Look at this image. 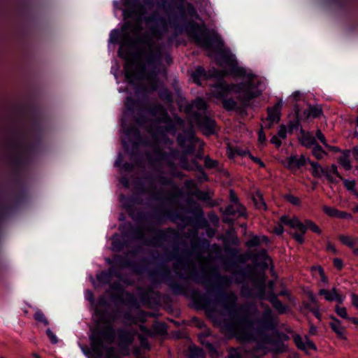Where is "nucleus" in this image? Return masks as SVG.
I'll return each instance as SVG.
<instances>
[{
	"label": "nucleus",
	"mask_w": 358,
	"mask_h": 358,
	"mask_svg": "<svg viewBox=\"0 0 358 358\" xmlns=\"http://www.w3.org/2000/svg\"><path fill=\"white\" fill-rule=\"evenodd\" d=\"M122 236L115 233L112 240V250L115 252H121L128 245V241L125 238L142 239L144 237L143 231L141 228L134 226L131 222H128L120 227Z\"/></svg>",
	"instance_id": "nucleus-12"
},
{
	"label": "nucleus",
	"mask_w": 358,
	"mask_h": 358,
	"mask_svg": "<svg viewBox=\"0 0 358 358\" xmlns=\"http://www.w3.org/2000/svg\"><path fill=\"white\" fill-rule=\"evenodd\" d=\"M261 245L260 237L255 235L246 242V246L249 248H255Z\"/></svg>",
	"instance_id": "nucleus-58"
},
{
	"label": "nucleus",
	"mask_w": 358,
	"mask_h": 358,
	"mask_svg": "<svg viewBox=\"0 0 358 358\" xmlns=\"http://www.w3.org/2000/svg\"><path fill=\"white\" fill-rule=\"evenodd\" d=\"M255 296L260 300H265L266 295V285L264 281L259 282L255 286Z\"/></svg>",
	"instance_id": "nucleus-40"
},
{
	"label": "nucleus",
	"mask_w": 358,
	"mask_h": 358,
	"mask_svg": "<svg viewBox=\"0 0 358 358\" xmlns=\"http://www.w3.org/2000/svg\"><path fill=\"white\" fill-rule=\"evenodd\" d=\"M254 258L256 259H259L263 260L264 262L262 263V266L264 268L268 267L266 261L271 260L266 249H262L257 254L254 255Z\"/></svg>",
	"instance_id": "nucleus-44"
},
{
	"label": "nucleus",
	"mask_w": 358,
	"mask_h": 358,
	"mask_svg": "<svg viewBox=\"0 0 358 358\" xmlns=\"http://www.w3.org/2000/svg\"><path fill=\"white\" fill-rule=\"evenodd\" d=\"M308 109L312 118H319L323 115V110L318 105H309Z\"/></svg>",
	"instance_id": "nucleus-43"
},
{
	"label": "nucleus",
	"mask_w": 358,
	"mask_h": 358,
	"mask_svg": "<svg viewBox=\"0 0 358 358\" xmlns=\"http://www.w3.org/2000/svg\"><path fill=\"white\" fill-rule=\"evenodd\" d=\"M189 204L193 206L190 210V213L193 215V217L186 218L187 224L196 229L208 228L209 227V222L205 217L204 213L201 206L193 200L190 201Z\"/></svg>",
	"instance_id": "nucleus-17"
},
{
	"label": "nucleus",
	"mask_w": 358,
	"mask_h": 358,
	"mask_svg": "<svg viewBox=\"0 0 358 358\" xmlns=\"http://www.w3.org/2000/svg\"><path fill=\"white\" fill-rule=\"evenodd\" d=\"M134 24L127 21L122 25L121 30L113 29L110 33L109 42L113 44H117L120 43V38L122 34L124 35L125 41L122 43L117 50V55L121 59L127 61L124 66V78L126 81L131 85H134L136 81L138 80L136 74L134 71V63L129 62V52L128 49L133 47L136 43L138 44H149L150 43V37L148 35L138 37L136 41H134L129 34L130 31L134 30Z\"/></svg>",
	"instance_id": "nucleus-6"
},
{
	"label": "nucleus",
	"mask_w": 358,
	"mask_h": 358,
	"mask_svg": "<svg viewBox=\"0 0 358 358\" xmlns=\"http://www.w3.org/2000/svg\"><path fill=\"white\" fill-rule=\"evenodd\" d=\"M227 358H243V356L236 348H231L228 350Z\"/></svg>",
	"instance_id": "nucleus-63"
},
{
	"label": "nucleus",
	"mask_w": 358,
	"mask_h": 358,
	"mask_svg": "<svg viewBox=\"0 0 358 358\" xmlns=\"http://www.w3.org/2000/svg\"><path fill=\"white\" fill-rule=\"evenodd\" d=\"M106 262L111 265V267L107 271L110 273V278L113 276L117 277L119 275V272L116 266L132 268L136 273H143L146 270V267L141 264H136L127 256L121 255H115L113 259H107Z\"/></svg>",
	"instance_id": "nucleus-14"
},
{
	"label": "nucleus",
	"mask_w": 358,
	"mask_h": 358,
	"mask_svg": "<svg viewBox=\"0 0 358 358\" xmlns=\"http://www.w3.org/2000/svg\"><path fill=\"white\" fill-rule=\"evenodd\" d=\"M285 199L287 201L294 206H299L301 204L300 199L291 194H287L285 195Z\"/></svg>",
	"instance_id": "nucleus-64"
},
{
	"label": "nucleus",
	"mask_w": 358,
	"mask_h": 358,
	"mask_svg": "<svg viewBox=\"0 0 358 358\" xmlns=\"http://www.w3.org/2000/svg\"><path fill=\"white\" fill-rule=\"evenodd\" d=\"M252 200L257 209L264 210H267V206L264 199L263 194L259 190L256 192L255 196H253Z\"/></svg>",
	"instance_id": "nucleus-36"
},
{
	"label": "nucleus",
	"mask_w": 358,
	"mask_h": 358,
	"mask_svg": "<svg viewBox=\"0 0 358 358\" xmlns=\"http://www.w3.org/2000/svg\"><path fill=\"white\" fill-rule=\"evenodd\" d=\"M193 247L196 250H207L210 247V241L205 238H198Z\"/></svg>",
	"instance_id": "nucleus-45"
},
{
	"label": "nucleus",
	"mask_w": 358,
	"mask_h": 358,
	"mask_svg": "<svg viewBox=\"0 0 358 358\" xmlns=\"http://www.w3.org/2000/svg\"><path fill=\"white\" fill-rule=\"evenodd\" d=\"M294 342L298 349L306 352V345L299 334H296L294 336Z\"/></svg>",
	"instance_id": "nucleus-54"
},
{
	"label": "nucleus",
	"mask_w": 358,
	"mask_h": 358,
	"mask_svg": "<svg viewBox=\"0 0 358 358\" xmlns=\"http://www.w3.org/2000/svg\"><path fill=\"white\" fill-rule=\"evenodd\" d=\"M307 164V159L304 155H301L298 157L297 155H292L287 159V167L289 169L296 168L297 169L306 166Z\"/></svg>",
	"instance_id": "nucleus-30"
},
{
	"label": "nucleus",
	"mask_w": 358,
	"mask_h": 358,
	"mask_svg": "<svg viewBox=\"0 0 358 358\" xmlns=\"http://www.w3.org/2000/svg\"><path fill=\"white\" fill-rule=\"evenodd\" d=\"M134 188L136 192V193L139 194H144L148 193V189L145 187L144 181L141 179L138 178L134 182Z\"/></svg>",
	"instance_id": "nucleus-46"
},
{
	"label": "nucleus",
	"mask_w": 358,
	"mask_h": 358,
	"mask_svg": "<svg viewBox=\"0 0 358 358\" xmlns=\"http://www.w3.org/2000/svg\"><path fill=\"white\" fill-rule=\"evenodd\" d=\"M116 334L120 347L127 348L132 344L133 335L126 329L119 328L116 331L111 324L105 327L98 325L91 329L89 338L96 358H121L116 349L110 345L114 343Z\"/></svg>",
	"instance_id": "nucleus-5"
},
{
	"label": "nucleus",
	"mask_w": 358,
	"mask_h": 358,
	"mask_svg": "<svg viewBox=\"0 0 358 358\" xmlns=\"http://www.w3.org/2000/svg\"><path fill=\"white\" fill-rule=\"evenodd\" d=\"M339 241L350 248H353L357 244L358 238H352L350 236L341 234L338 236Z\"/></svg>",
	"instance_id": "nucleus-42"
},
{
	"label": "nucleus",
	"mask_w": 358,
	"mask_h": 358,
	"mask_svg": "<svg viewBox=\"0 0 358 358\" xmlns=\"http://www.w3.org/2000/svg\"><path fill=\"white\" fill-rule=\"evenodd\" d=\"M143 20L147 24H155L153 29L156 31L158 29L159 27H162L165 29L166 26V23L164 18L157 10L153 11L150 15L145 17Z\"/></svg>",
	"instance_id": "nucleus-22"
},
{
	"label": "nucleus",
	"mask_w": 358,
	"mask_h": 358,
	"mask_svg": "<svg viewBox=\"0 0 358 358\" xmlns=\"http://www.w3.org/2000/svg\"><path fill=\"white\" fill-rule=\"evenodd\" d=\"M141 101L136 100L131 96H127L124 101L125 110L121 119V127L126 135L128 141L123 139L122 144L125 152L129 155L131 159H136L140 157L139 146L143 143V137L138 128L128 122L127 116L133 115L135 110L139 109Z\"/></svg>",
	"instance_id": "nucleus-7"
},
{
	"label": "nucleus",
	"mask_w": 358,
	"mask_h": 358,
	"mask_svg": "<svg viewBox=\"0 0 358 358\" xmlns=\"http://www.w3.org/2000/svg\"><path fill=\"white\" fill-rule=\"evenodd\" d=\"M331 319L333 320V322L329 324L331 330L339 338H345L343 329L341 327V321L334 315L331 316Z\"/></svg>",
	"instance_id": "nucleus-35"
},
{
	"label": "nucleus",
	"mask_w": 358,
	"mask_h": 358,
	"mask_svg": "<svg viewBox=\"0 0 358 358\" xmlns=\"http://www.w3.org/2000/svg\"><path fill=\"white\" fill-rule=\"evenodd\" d=\"M307 163H309L312 167V176L314 178H321L322 173L327 169L322 167L318 162L311 161L309 158H307Z\"/></svg>",
	"instance_id": "nucleus-37"
},
{
	"label": "nucleus",
	"mask_w": 358,
	"mask_h": 358,
	"mask_svg": "<svg viewBox=\"0 0 358 358\" xmlns=\"http://www.w3.org/2000/svg\"><path fill=\"white\" fill-rule=\"evenodd\" d=\"M85 297L87 301L90 303L91 306H95L96 300L93 292L90 289H87L85 293Z\"/></svg>",
	"instance_id": "nucleus-61"
},
{
	"label": "nucleus",
	"mask_w": 358,
	"mask_h": 358,
	"mask_svg": "<svg viewBox=\"0 0 358 358\" xmlns=\"http://www.w3.org/2000/svg\"><path fill=\"white\" fill-rule=\"evenodd\" d=\"M340 180L343 181L344 187L349 192H351L352 193H353L356 190V189H355L356 181L355 180H349L348 179L344 178L343 177V179H340Z\"/></svg>",
	"instance_id": "nucleus-55"
},
{
	"label": "nucleus",
	"mask_w": 358,
	"mask_h": 358,
	"mask_svg": "<svg viewBox=\"0 0 358 358\" xmlns=\"http://www.w3.org/2000/svg\"><path fill=\"white\" fill-rule=\"evenodd\" d=\"M222 106L227 111H235L238 108L237 102L233 98H224L222 99Z\"/></svg>",
	"instance_id": "nucleus-39"
},
{
	"label": "nucleus",
	"mask_w": 358,
	"mask_h": 358,
	"mask_svg": "<svg viewBox=\"0 0 358 358\" xmlns=\"http://www.w3.org/2000/svg\"><path fill=\"white\" fill-rule=\"evenodd\" d=\"M318 294L320 296H324L325 299L328 301H336L338 303H342L343 302V298L337 292L336 288H333L331 291H329L325 289H320Z\"/></svg>",
	"instance_id": "nucleus-26"
},
{
	"label": "nucleus",
	"mask_w": 358,
	"mask_h": 358,
	"mask_svg": "<svg viewBox=\"0 0 358 358\" xmlns=\"http://www.w3.org/2000/svg\"><path fill=\"white\" fill-rule=\"evenodd\" d=\"M312 155L317 159L321 160L323 159L324 155H328V153L323 149V148L317 143L313 147Z\"/></svg>",
	"instance_id": "nucleus-41"
},
{
	"label": "nucleus",
	"mask_w": 358,
	"mask_h": 358,
	"mask_svg": "<svg viewBox=\"0 0 358 358\" xmlns=\"http://www.w3.org/2000/svg\"><path fill=\"white\" fill-rule=\"evenodd\" d=\"M219 62L226 64L230 69L231 73L236 77L245 78L239 83L229 84L224 80H220L213 85L215 96L223 99L231 93L244 94L243 102L258 98L262 94L260 89L262 81L258 80L253 73H247L245 68L239 66L236 56L229 48H217Z\"/></svg>",
	"instance_id": "nucleus-2"
},
{
	"label": "nucleus",
	"mask_w": 358,
	"mask_h": 358,
	"mask_svg": "<svg viewBox=\"0 0 358 358\" xmlns=\"http://www.w3.org/2000/svg\"><path fill=\"white\" fill-rule=\"evenodd\" d=\"M338 209L333 208V207H329L327 206H323V211L327 215L332 217H336V215L338 214Z\"/></svg>",
	"instance_id": "nucleus-62"
},
{
	"label": "nucleus",
	"mask_w": 358,
	"mask_h": 358,
	"mask_svg": "<svg viewBox=\"0 0 358 358\" xmlns=\"http://www.w3.org/2000/svg\"><path fill=\"white\" fill-rule=\"evenodd\" d=\"M225 252L230 258L229 264L232 267L236 266V262H244L245 261L243 256L240 255L239 250L237 248L227 247L225 248Z\"/></svg>",
	"instance_id": "nucleus-27"
},
{
	"label": "nucleus",
	"mask_w": 358,
	"mask_h": 358,
	"mask_svg": "<svg viewBox=\"0 0 358 358\" xmlns=\"http://www.w3.org/2000/svg\"><path fill=\"white\" fill-rule=\"evenodd\" d=\"M121 316H122L123 318L127 321H134V317L129 311H125L122 313L120 310H117L116 311V315L114 317H113L112 319L113 320H114L115 318Z\"/></svg>",
	"instance_id": "nucleus-56"
},
{
	"label": "nucleus",
	"mask_w": 358,
	"mask_h": 358,
	"mask_svg": "<svg viewBox=\"0 0 358 358\" xmlns=\"http://www.w3.org/2000/svg\"><path fill=\"white\" fill-rule=\"evenodd\" d=\"M170 242L172 250H165L163 254L157 253L152 255V258L156 263V269L150 273V276H160L166 280L169 287L175 295L184 294L185 287L182 284L174 280L171 275L170 269L167 264L173 260L177 261L175 266L182 265L185 266L187 264L186 257L188 255L187 250H180V236L178 231L173 227H168L165 229H157L152 239L145 241L147 245H155L162 247L164 243Z\"/></svg>",
	"instance_id": "nucleus-1"
},
{
	"label": "nucleus",
	"mask_w": 358,
	"mask_h": 358,
	"mask_svg": "<svg viewBox=\"0 0 358 358\" xmlns=\"http://www.w3.org/2000/svg\"><path fill=\"white\" fill-rule=\"evenodd\" d=\"M34 318L37 322H40L43 323L44 325H48V324H49V322L46 319V317H45L43 313L41 310H38L35 313V314L34 315Z\"/></svg>",
	"instance_id": "nucleus-59"
},
{
	"label": "nucleus",
	"mask_w": 358,
	"mask_h": 358,
	"mask_svg": "<svg viewBox=\"0 0 358 358\" xmlns=\"http://www.w3.org/2000/svg\"><path fill=\"white\" fill-rule=\"evenodd\" d=\"M257 323L256 331L261 339L265 343L271 345L275 352H283L285 348L284 341H287L289 336L277 329V322L269 308L264 312L262 317L257 320Z\"/></svg>",
	"instance_id": "nucleus-8"
},
{
	"label": "nucleus",
	"mask_w": 358,
	"mask_h": 358,
	"mask_svg": "<svg viewBox=\"0 0 358 358\" xmlns=\"http://www.w3.org/2000/svg\"><path fill=\"white\" fill-rule=\"evenodd\" d=\"M294 342L298 349L306 352V345L299 334H296L294 336Z\"/></svg>",
	"instance_id": "nucleus-53"
},
{
	"label": "nucleus",
	"mask_w": 358,
	"mask_h": 358,
	"mask_svg": "<svg viewBox=\"0 0 358 358\" xmlns=\"http://www.w3.org/2000/svg\"><path fill=\"white\" fill-rule=\"evenodd\" d=\"M274 309H275L280 314H284L287 310V307L279 299H276L274 302L271 303Z\"/></svg>",
	"instance_id": "nucleus-48"
},
{
	"label": "nucleus",
	"mask_w": 358,
	"mask_h": 358,
	"mask_svg": "<svg viewBox=\"0 0 358 358\" xmlns=\"http://www.w3.org/2000/svg\"><path fill=\"white\" fill-rule=\"evenodd\" d=\"M110 287L112 291L115 292L110 295L111 300L115 304H124L130 309H137L140 307L136 296L131 292H125L124 288L119 282H113Z\"/></svg>",
	"instance_id": "nucleus-15"
},
{
	"label": "nucleus",
	"mask_w": 358,
	"mask_h": 358,
	"mask_svg": "<svg viewBox=\"0 0 358 358\" xmlns=\"http://www.w3.org/2000/svg\"><path fill=\"white\" fill-rule=\"evenodd\" d=\"M162 57V52L159 49L153 50L150 48L145 59L148 65L155 67L161 63Z\"/></svg>",
	"instance_id": "nucleus-24"
},
{
	"label": "nucleus",
	"mask_w": 358,
	"mask_h": 358,
	"mask_svg": "<svg viewBox=\"0 0 358 358\" xmlns=\"http://www.w3.org/2000/svg\"><path fill=\"white\" fill-rule=\"evenodd\" d=\"M179 277L180 278L185 280L189 278L198 284H203L206 286H207L209 282L203 272H199L196 270L191 271L188 278H185L183 274H180Z\"/></svg>",
	"instance_id": "nucleus-28"
},
{
	"label": "nucleus",
	"mask_w": 358,
	"mask_h": 358,
	"mask_svg": "<svg viewBox=\"0 0 358 358\" xmlns=\"http://www.w3.org/2000/svg\"><path fill=\"white\" fill-rule=\"evenodd\" d=\"M283 106V101L280 99L273 107L267 108V120L271 124L278 123L281 120V110Z\"/></svg>",
	"instance_id": "nucleus-21"
},
{
	"label": "nucleus",
	"mask_w": 358,
	"mask_h": 358,
	"mask_svg": "<svg viewBox=\"0 0 358 358\" xmlns=\"http://www.w3.org/2000/svg\"><path fill=\"white\" fill-rule=\"evenodd\" d=\"M335 311L338 316L350 321V318L351 317L348 316L347 310L345 307H340L339 306H336Z\"/></svg>",
	"instance_id": "nucleus-60"
},
{
	"label": "nucleus",
	"mask_w": 358,
	"mask_h": 358,
	"mask_svg": "<svg viewBox=\"0 0 358 358\" xmlns=\"http://www.w3.org/2000/svg\"><path fill=\"white\" fill-rule=\"evenodd\" d=\"M115 167L120 168L125 172H131L134 169V165L128 162H124V156L120 152L114 164Z\"/></svg>",
	"instance_id": "nucleus-33"
},
{
	"label": "nucleus",
	"mask_w": 358,
	"mask_h": 358,
	"mask_svg": "<svg viewBox=\"0 0 358 358\" xmlns=\"http://www.w3.org/2000/svg\"><path fill=\"white\" fill-rule=\"evenodd\" d=\"M127 9L122 12L123 17L124 20L132 19L134 15L138 14L145 15L147 13L146 8L141 3L140 0H122Z\"/></svg>",
	"instance_id": "nucleus-18"
},
{
	"label": "nucleus",
	"mask_w": 358,
	"mask_h": 358,
	"mask_svg": "<svg viewBox=\"0 0 358 358\" xmlns=\"http://www.w3.org/2000/svg\"><path fill=\"white\" fill-rule=\"evenodd\" d=\"M219 162L217 160L211 159L209 156L204 157V166L206 169H212L218 166Z\"/></svg>",
	"instance_id": "nucleus-51"
},
{
	"label": "nucleus",
	"mask_w": 358,
	"mask_h": 358,
	"mask_svg": "<svg viewBox=\"0 0 358 358\" xmlns=\"http://www.w3.org/2000/svg\"><path fill=\"white\" fill-rule=\"evenodd\" d=\"M96 279L102 285H108L110 283V273L106 271H102L101 273L96 275Z\"/></svg>",
	"instance_id": "nucleus-49"
},
{
	"label": "nucleus",
	"mask_w": 358,
	"mask_h": 358,
	"mask_svg": "<svg viewBox=\"0 0 358 358\" xmlns=\"http://www.w3.org/2000/svg\"><path fill=\"white\" fill-rule=\"evenodd\" d=\"M185 110L205 136H210L216 133L217 122L214 118L206 113L193 110L192 105L187 106Z\"/></svg>",
	"instance_id": "nucleus-13"
},
{
	"label": "nucleus",
	"mask_w": 358,
	"mask_h": 358,
	"mask_svg": "<svg viewBox=\"0 0 358 358\" xmlns=\"http://www.w3.org/2000/svg\"><path fill=\"white\" fill-rule=\"evenodd\" d=\"M229 201L231 203L238 207V214L239 217H246L247 212L245 207L239 201V199L234 189L229 191Z\"/></svg>",
	"instance_id": "nucleus-31"
},
{
	"label": "nucleus",
	"mask_w": 358,
	"mask_h": 358,
	"mask_svg": "<svg viewBox=\"0 0 358 358\" xmlns=\"http://www.w3.org/2000/svg\"><path fill=\"white\" fill-rule=\"evenodd\" d=\"M205 355L206 354L204 350L199 346L192 345L189 348V358H204Z\"/></svg>",
	"instance_id": "nucleus-38"
},
{
	"label": "nucleus",
	"mask_w": 358,
	"mask_h": 358,
	"mask_svg": "<svg viewBox=\"0 0 358 358\" xmlns=\"http://www.w3.org/2000/svg\"><path fill=\"white\" fill-rule=\"evenodd\" d=\"M229 296L228 294L218 286H215L208 291L207 294H202L198 291L193 293L192 300L199 309L208 310L215 303L223 305L224 310L231 320L224 322V327L229 333L234 334L236 324L251 329L254 321L250 317V306L249 304L237 305L236 303L227 304Z\"/></svg>",
	"instance_id": "nucleus-3"
},
{
	"label": "nucleus",
	"mask_w": 358,
	"mask_h": 358,
	"mask_svg": "<svg viewBox=\"0 0 358 358\" xmlns=\"http://www.w3.org/2000/svg\"><path fill=\"white\" fill-rule=\"evenodd\" d=\"M240 95L241 96V106H238V108L235 110V111H236L237 113H238L241 115H248V112H247L246 108L250 106L251 101L252 100H250L248 102L244 103L243 102L244 94H240Z\"/></svg>",
	"instance_id": "nucleus-47"
},
{
	"label": "nucleus",
	"mask_w": 358,
	"mask_h": 358,
	"mask_svg": "<svg viewBox=\"0 0 358 358\" xmlns=\"http://www.w3.org/2000/svg\"><path fill=\"white\" fill-rule=\"evenodd\" d=\"M341 153L342 155L337 159L338 163L340 164L346 171H350L352 167L350 160V150H342Z\"/></svg>",
	"instance_id": "nucleus-32"
},
{
	"label": "nucleus",
	"mask_w": 358,
	"mask_h": 358,
	"mask_svg": "<svg viewBox=\"0 0 358 358\" xmlns=\"http://www.w3.org/2000/svg\"><path fill=\"white\" fill-rule=\"evenodd\" d=\"M39 141L33 143L24 144L20 140L18 134H15L9 142V147L13 152L11 157V164L17 176V181L20 182L19 175L27 167L30 162L29 153L36 150Z\"/></svg>",
	"instance_id": "nucleus-9"
},
{
	"label": "nucleus",
	"mask_w": 358,
	"mask_h": 358,
	"mask_svg": "<svg viewBox=\"0 0 358 358\" xmlns=\"http://www.w3.org/2000/svg\"><path fill=\"white\" fill-rule=\"evenodd\" d=\"M109 306V303L103 295L100 296L97 301H96L95 306H92L94 308V315L101 321H105L106 316L108 314L107 307Z\"/></svg>",
	"instance_id": "nucleus-19"
},
{
	"label": "nucleus",
	"mask_w": 358,
	"mask_h": 358,
	"mask_svg": "<svg viewBox=\"0 0 358 358\" xmlns=\"http://www.w3.org/2000/svg\"><path fill=\"white\" fill-rule=\"evenodd\" d=\"M120 200L123 202V206L129 213V215L134 219V216L132 213L134 206L135 205H141L143 201L141 197L137 194H132L129 196H126L124 194H122L120 196Z\"/></svg>",
	"instance_id": "nucleus-20"
},
{
	"label": "nucleus",
	"mask_w": 358,
	"mask_h": 358,
	"mask_svg": "<svg viewBox=\"0 0 358 358\" xmlns=\"http://www.w3.org/2000/svg\"><path fill=\"white\" fill-rule=\"evenodd\" d=\"M210 76L207 73L206 69L201 66H199L196 68L195 71L192 73L191 78L193 82L199 86L202 85V83L201 78H203L205 80L209 79Z\"/></svg>",
	"instance_id": "nucleus-29"
},
{
	"label": "nucleus",
	"mask_w": 358,
	"mask_h": 358,
	"mask_svg": "<svg viewBox=\"0 0 358 358\" xmlns=\"http://www.w3.org/2000/svg\"><path fill=\"white\" fill-rule=\"evenodd\" d=\"M176 141L185 155H192L195 152L196 143L199 141V138L195 131L190 128L179 133L176 137Z\"/></svg>",
	"instance_id": "nucleus-16"
},
{
	"label": "nucleus",
	"mask_w": 358,
	"mask_h": 358,
	"mask_svg": "<svg viewBox=\"0 0 358 358\" xmlns=\"http://www.w3.org/2000/svg\"><path fill=\"white\" fill-rule=\"evenodd\" d=\"M178 14H173L169 17V22L172 28L180 33H187L204 47L210 48L213 45H216L217 48L224 47V41L217 32L214 31L211 34L203 36L208 31L206 25L204 24H200L194 20H187V15L196 20L201 19L192 3H187L186 8L180 4L178 6Z\"/></svg>",
	"instance_id": "nucleus-4"
},
{
	"label": "nucleus",
	"mask_w": 358,
	"mask_h": 358,
	"mask_svg": "<svg viewBox=\"0 0 358 358\" xmlns=\"http://www.w3.org/2000/svg\"><path fill=\"white\" fill-rule=\"evenodd\" d=\"M308 299L310 303L315 305L316 306H311L309 303H306L304 305L305 308L311 312L317 318H320V313L319 312V307L317 306V300L312 292L308 294Z\"/></svg>",
	"instance_id": "nucleus-34"
},
{
	"label": "nucleus",
	"mask_w": 358,
	"mask_h": 358,
	"mask_svg": "<svg viewBox=\"0 0 358 358\" xmlns=\"http://www.w3.org/2000/svg\"><path fill=\"white\" fill-rule=\"evenodd\" d=\"M298 140L300 144L307 149L313 148L317 143L315 137L310 131H306L303 128L300 129V136Z\"/></svg>",
	"instance_id": "nucleus-23"
},
{
	"label": "nucleus",
	"mask_w": 358,
	"mask_h": 358,
	"mask_svg": "<svg viewBox=\"0 0 358 358\" xmlns=\"http://www.w3.org/2000/svg\"><path fill=\"white\" fill-rule=\"evenodd\" d=\"M134 120L135 122L141 127L143 126L148 122L147 117L141 109L137 113L136 115L134 116Z\"/></svg>",
	"instance_id": "nucleus-50"
},
{
	"label": "nucleus",
	"mask_w": 358,
	"mask_h": 358,
	"mask_svg": "<svg viewBox=\"0 0 358 358\" xmlns=\"http://www.w3.org/2000/svg\"><path fill=\"white\" fill-rule=\"evenodd\" d=\"M149 114L153 117L159 116L158 122L160 123H164L165 125L163 127H159L157 129V133L162 134L163 141L165 143H172V141L166 136V133H169L172 135H175L177 131L176 123L181 124L183 121L181 117L178 115L174 117L176 122L171 118L168 112L160 103L152 104L148 108Z\"/></svg>",
	"instance_id": "nucleus-10"
},
{
	"label": "nucleus",
	"mask_w": 358,
	"mask_h": 358,
	"mask_svg": "<svg viewBox=\"0 0 358 358\" xmlns=\"http://www.w3.org/2000/svg\"><path fill=\"white\" fill-rule=\"evenodd\" d=\"M299 115V108L298 106H296L294 109V118L292 120H289L287 122L288 133L290 134H293V132L295 131H300V129L303 128Z\"/></svg>",
	"instance_id": "nucleus-25"
},
{
	"label": "nucleus",
	"mask_w": 358,
	"mask_h": 358,
	"mask_svg": "<svg viewBox=\"0 0 358 358\" xmlns=\"http://www.w3.org/2000/svg\"><path fill=\"white\" fill-rule=\"evenodd\" d=\"M280 222L292 229H296V231L290 232L289 235L299 245H303L305 243L304 235L306 234L308 229L318 235L322 234V232L314 222L308 219H306L305 223H303L296 216L291 218L289 216L284 215L280 217Z\"/></svg>",
	"instance_id": "nucleus-11"
},
{
	"label": "nucleus",
	"mask_w": 358,
	"mask_h": 358,
	"mask_svg": "<svg viewBox=\"0 0 358 358\" xmlns=\"http://www.w3.org/2000/svg\"><path fill=\"white\" fill-rule=\"evenodd\" d=\"M186 169L187 170H192V171H197L199 173L200 172H202L203 167L196 159H193V160H192L191 164L189 165V164L187 165Z\"/></svg>",
	"instance_id": "nucleus-57"
},
{
	"label": "nucleus",
	"mask_w": 358,
	"mask_h": 358,
	"mask_svg": "<svg viewBox=\"0 0 358 358\" xmlns=\"http://www.w3.org/2000/svg\"><path fill=\"white\" fill-rule=\"evenodd\" d=\"M194 106L198 110L203 111V113L207 110V103L206 102L201 98H197L194 101Z\"/></svg>",
	"instance_id": "nucleus-52"
}]
</instances>
